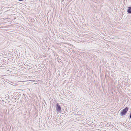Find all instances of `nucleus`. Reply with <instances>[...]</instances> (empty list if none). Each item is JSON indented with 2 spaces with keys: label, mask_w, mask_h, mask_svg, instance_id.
I'll list each match as a JSON object with an SVG mask.
<instances>
[{
  "label": "nucleus",
  "mask_w": 131,
  "mask_h": 131,
  "mask_svg": "<svg viewBox=\"0 0 131 131\" xmlns=\"http://www.w3.org/2000/svg\"><path fill=\"white\" fill-rule=\"evenodd\" d=\"M128 109L129 108L128 107H126L121 111L120 113V115L121 116H123L125 115H126Z\"/></svg>",
  "instance_id": "nucleus-1"
},
{
  "label": "nucleus",
  "mask_w": 131,
  "mask_h": 131,
  "mask_svg": "<svg viewBox=\"0 0 131 131\" xmlns=\"http://www.w3.org/2000/svg\"><path fill=\"white\" fill-rule=\"evenodd\" d=\"M56 108L57 112L58 113L62 112L61 111V108L58 103L56 104Z\"/></svg>",
  "instance_id": "nucleus-2"
},
{
  "label": "nucleus",
  "mask_w": 131,
  "mask_h": 131,
  "mask_svg": "<svg viewBox=\"0 0 131 131\" xmlns=\"http://www.w3.org/2000/svg\"><path fill=\"white\" fill-rule=\"evenodd\" d=\"M128 9L127 10V12L128 13H131V7H128Z\"/></svg>",
  "instance_id": "nucleus-3"
},
{
  "label": "nucleus",
  "mask_w": 131,
  "mask_h": 131,
  "mask_svg": "<svg viewBox=\"0 0 131 131\" xmlns=\"http://www.w3.org/2000/svg\"><path fill=\"white\" fill-rule=\"evenodd\" d=\"M129 118L131 119V112L130 113L129 115Z\"/></svg>",
  "instance_id": "nucleus-4"
},
{
  "label": "nucleus",
  "mask_w": 131,
  "mask_h": 131,
  "mask_svg": "<svg viewBox=\"0 0 131 131\" xmlns=\"http://www.w3.org/2000/svg\"><path fill=\"white\" fill-rule=\"evenodd\" d=\"M60 120V118H58V121H59Z\"/></svg>",
  "instance_id": "nucleus-5"
},
{
  "label": "nucleus",
  "mask_w": 131,
  "mask_h": 131,
  "mask_svg": "<svg viewBox=\"0 0 131 131\" xmlns=\"http://www.w3.org/2000/svg\"><path fill=\"white\" fill-rule=\"evenodd\" d=\"M0 65H2V63L0 62Z\"/></svg>",
  "instance_id": "nucleus-6"
},
{
  "label": "nucleus",
  "mask_w": 131,
  "mask_h": 131,
  "mask_svg": "<svg viewBox=\"0 0 131 131\" xmlns=\"http://www.w3.org/2000/svg\"><path fill=\"white\" fill-rule=\"evenodd\" d=\"M43 105H44V103H43Z\"/></svg>",
  "instance_id": "nucleus-7"
}]
</instances>
